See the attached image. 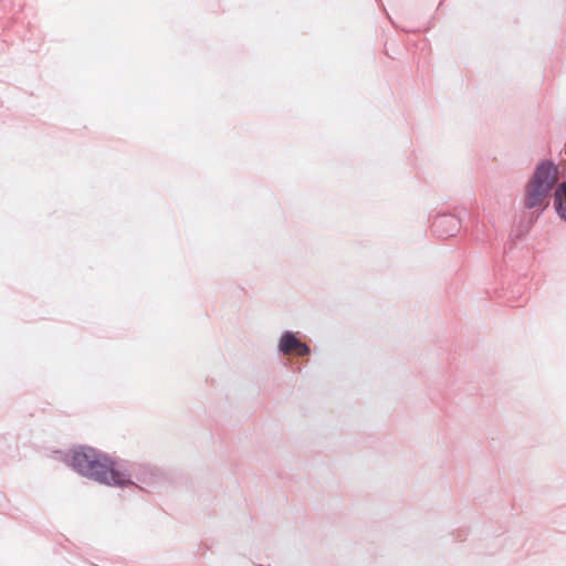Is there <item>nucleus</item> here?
<instances>
[{"label": "nucleus", "instance_id": "1", "mask_svg": "<svg viewBox=\"0 0 566 566\" xmlns=\"http://www.w3.org/2000/svg\"><path fill=\"white\" fill-rule=\"evenodd\" d=\"M55 453L80 476L101 485L124 486L128 482V476L117 469L118 460L95 447L75 444L66 451L57 450Z\"/></svg>", "mask_w": 566, "mask_h": 566}, {"label": "nucleus", "instance_id": "2", "mask_svg": "<svg viewBox=\"0 0 566 566\" xmlns=\"http://www.w3.org/2000/svg\"><path fill=\"white\" fill-rule=\"evenodd\" d=\"M558 166L552 159H543L534 168L525 185L523 207L532 210L537 219L549 207V195L554 186Z\"/></svg>", "mask_w": 566, "mask_h": 566}, {"label": "nucleus", "instance_id": "3", "mask_svg": "<svg viewBox=\"0 0 566 566\" xmlns=\"http://www.w3.org/2000/svg\"><path fill=\"white\" fill-rule=\"evenodd\" d=\"M117 469L128 476L127 484L124 486H116L120 490H125L132 486L144 490V488L138 486L137 483L148 488H156L165 479L161 470L146 463H132L125 460H120L118 461Z\"/></svg>", "mask_w": 566, "mask_h": 566}, {"label": "nucleus", "instance_id": "4", "mask_svg": "<svg viewBox=\"0 0 566 566\" xmlns=\"http://www.w3.org/2000/svg\"><path fill=\"white\" fill-rule=\"evenodd\" d=\"M464 217L472 218L467 209H463L459 216L438 213L431 222V231L439 239L454 237L463 227Z\"/></svg>", "mask_w": 566, "mask_h": 566}, {"label": "nucleus", "instance_id": "5", "mask_svg": "<svg viewBox=\"0 0 566 566\" xmlns=\"http://www.w3.org/2000/svg\"><path fill=\"white\" fill-rule=\"evenodd\" d=\"M297 334L298 333L290 329L283 331L277 342L276 352L277 355L285 356L294 350V357L300 363L306 364L310 361L312 349L307 343L302 342L297 337Z\"/></svg>", "mask_w": 566, "mask_h": 566}, {"label": "nucleus", "instance_id": "6", "mask_svg": "<svg viewBox=\"0 0 566 566\" xmlns=\"http://www.w3.org/2000/svg\"><path fill=\"white\" fill-rule=\"evenodd\" d=\"M553 208L557 217L566 222V181L556 187L553 197Z\"/></svg>", "mask_w": 566, "mask_h": 566}, {"label": "nucleus", "instance_id": "7", "mask_svg": "<svg viewBox=\"0 0 566 566\" xmlns=\"http://www.w3.org/2000/svg\"><path fill=\"white\" fill-rule=\"evenodd\" d=\"M295 370H296L297 373H301V371H302V367H301V366H297Z\"/></svg>", "mask_w": 566, "mask_h": 566}]
</instances>
